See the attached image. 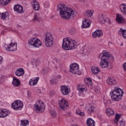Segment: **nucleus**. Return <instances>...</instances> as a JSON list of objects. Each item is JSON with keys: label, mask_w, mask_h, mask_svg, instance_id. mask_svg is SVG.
Wrapping results in <instances>:
<instances>
[{"label": "nucleus", "mask_w": 126, "mask_h": 126, "mask_svg": "<svg viewBox=\"0 0 126 126\" xmlns=\"http://www.w3.org/2000/svg\"><path fill=\"white\" fill-rule=\"evenodd\" d=\"M42 19V14L40 13H35L33 15V21H39Z\"/></svg>", "instance_id": "c85d7f7f"}, {"label": "nucleus", "mask_w": 126, "mask_h": 126, "mask_svg": "<svg viewBox=\"0 0 126 126\" xmlns=\"http://www.w3.org/2000/svg\"><path fill=\"white\" fill-rule=\"evenodd\" d=\"M15 74L17 76H22L24 74V69L22 68H19L15 72Z\"/></svg>", "instance_id": "393cba45"}, {"label": "nucleus", "mask_w": 126, "mask_h": 126, "mask_svg": "<svg viewBox=\"0 0 126 126\" xmlns=\"http://www.w3.org/2000/svg\"><path fill=\"white\" fill-rule=\"evenodd\" d=\"M106 83L111 86H115L118 83L117 80L113 77H109L106 80Z\"/></svg>", "instance_id": "2eb2a0df"}, {"label": "nucleus", "mask_w": 126, "mask_h": 126, "mask_svg": "<svg viewBox=\"0 0 126 126\" xmlns=\"http://www.w3.org/2000/svg\"><path fill=\"white\" fill-rule=\"evenodd\" d=\"M49 5H50V4L48 2L44 4V7H49Z\"/></svg>", "instance_id": "49530a36"}, {"label": "nucleus", "mask_w": 126, "mask_h": 126, "mask_svg": "<svg viewBox=\"0 0 126 126\" xmlns=\"http://www.w3.org/2000/svg\"><path fill=\"white\" fill-rule=\"evenodd\" d=\"M121 46H123V44H121Z\"/></svg>", "instance_id": "4d7b16f0"}, {"label": "nucleus", "mask_w": 126, "mask_h": 126, "mask_svg": "<svg viewBox=\"0 0 126 126\" xmlns=\"http://www.w3.org/2000/svg\"><path fill=\"white\" fill-rule=\"evenodd\" d=\"M32 94L31 92L28 91V99H31Z\"/></svg>", "instance_id": "79ce46f5"}, {"label": "nucleus", "mask_w": 126, "mask_h": 126, "mask_svg": "<svg viewBox=\"0 0 126 126\" xmlns=\"http://www.w3.org/2000/svg\"><path fill=\"white\" fill-rule=\"evenodd\" d=\"M58 9L61 17L64 19H69L71 16L74 15V11L64 4H59Z\"/></svg>", "instance_id": "f03ea898"}, {"label": "nucleus", "mask_w": 126, "mask_h": 126, "mask_svg": "<svg viewBox=\"0 0 126 126\" xmlns=\"http://www.w3.org/2000/svg\"><path fill=\"white\" fill-rule=\"evenodd\" d=\"M7 16H8V12H7L0 13V18L2 20H5Z\"/></svg>", "instance_id": "7c9ffc66"}, {"label": "nucleus", "mask_w": 126, "mask_h": 126, "mask_svg": "<svg viewBox=\"0 0 126 126\" xmlns=\"http://www.w3.org/2000/svg\"><path fill=\"white\" fill-rule=\"evenodd\" d=\"M28 44L31 47L39 48L42 46V41L37 37H33L29 40Z\"/></svg>", "instance_id": "39448f33"}, {"label": "nucleus", "mask_w": 126, "mask_h": 126, "mask_svg": "<svg viewBox=\"0 0 126 126\" xmlns=\"http://www.w3.org/2000/svg\"><path fill=\"white\" fill-rule=\"evenodd\" d=\"M98 22L101 24H104L107 21L109 20L108 18H107L103 16H100L98 18Z\"/></svg>", "instance_id": "cd10ccee"}, {"label": "nucleus", "mask_w": 126, "mask_h": 126, "mask_svg": "<svg viewBox=\"0 0 126 126\" xmlns=\"http://www.w3.org/2000/svg\"><path fill=\"white\" fill-rule=\"evenodd\" d=\"M91 25V21L88 19H84L82 21V28H89Z\"/></svg>", "instance_id": "dca6fc26"}, {"label": "nucleus", "mask_w": 126, "mask_h": 126, "mask_svg": "<svg viewBox=\"0 0 126 126\" xmlns=\"http://www.w3.org/2000/svg\"><path fill=\"white\" fill-rule=\"evenodd\" d=\"M50 114L53 118H59V115L56 112L55 110H52L50 111Z\"/></svg>", "instance_id": "58836bf2"}, {"label": "nucleus", "mask_w": 126, "mask_h": 126, "mask_svg": "<svg viewBox=\"0 0 126 126\" xmlns=\"http://www.w3.org/2000/svg\"><path fill=\"white\" fill-rule=\"evenodd\" d=\"M103 36V32L100 30H97L92 33L93 38H97V37H101Z\"/></svg>", "instance_id": "412c9836"}, {"label": "nucleus", "mask_w": 126, "mask_h": 126, "mask_svg": "<svg viewBox=\"0 0 126 126\" xmlns=\"http://www.w3.org/2000/svg\"><path fill=\"white\" fill-rule=\"evenodd\" d=\"M58 103L59 107L62 110L65 111V110L68 108V102H67V100L64 98L60 99V100H59Z\"/></svg>", "instance_id": "ddd939ff"}, {"label": "nucleus", "mask_w": 126, "mask_h": 126, "mask_svg": "<svg viewBox=\"0 0 126 126\" xmlns=\"http://www.w3.org/2000/svg\"><path fill=\"white\" fill-rule=\"evenodd\" d=\"M91 71L92 73L96 75L101 72V69L99 67L93 66L91 68Z\"/></svg>", "instance_id": "4be33fe9"}, {"label": "nucleus", "mask_w": 126, "mask_h": 126, "mask_svg": "<svg viewBox=\"0 0 126 126\" xmlns=\"http://www.w3.org/2000/svg\"><path fill=\"white\" fill-rule=\"evenodd\" d=\"M116 21L118 23H119V24H121L122 23H125V22H126V19H125L121 14H117L116 15Z\"/></svg>", "instance_id": "aec40b11"}, {"label": "nucleus", "mask_w": 126, "mask_h": 126, "mask_svg": "<svg viewBox=\"0 0 126 126\" xmlns=\"http://www.w3.org/2000/svg\"><path fill=\"white\" fill-rule=\"evenodd\" d=\"M111 44H112V43L109 42V43H108V46H110V45H111Z\"/></svg>", "instance_id": "6e6d98bb"}, {"label": "nucleus", "mask_w": 126, "mask_h": 126, "mask_svg": "<svg viewBox=\"0 0 126 126\" xmlns=\"http://www.w3.org/2000/svg\"><path fill=\"white\" fill-rule=\"evenodd\" d=\"M70 71L73 74H78L80 75L81 73L79 71V65L77 63H73L69 66Z\"/></svg>", "instance_id": "1a4fd4ad"}, {"label": "nucleus", "mask_w": 126, "mask_h": 126, "mask_svg": "<svg viewBox=\"0 0 126 126\" xmlns=\"http://www.w3.org/2000/svg\"><path fill=\"white\" fill-rule=\"evenodd\" d=\"M57 78H58L59 79H60V78H62V76H61L60 75H58Z\"/></svg>", "instance_id": "864d4df0"}, {"label": "nucleus", "mask_w": 126, "mask_h": 126, "mask_svg": "<svg viewBox=\"0 0 126 126\" xmlns=\"http://www.w3.org/2000/svg\"><path fill=\"white\" fill-rule=\"evenodd\" d=\"M77 90L80 97H84V93L87 92V88L82 84H79L77 86Z\"/></svg>", "instance_id": "9d476101"}, {"label": "nucleus", "mask_w": 126, "mask_h": 126, "mask_svg": "<svg viewBox=\"0 0 126 126\" xmlns=\"http://www.w3.org/2000/svg\"><path fill=\"white\" fill-rule=\"evenodd\" d=\"M122 117V114H117L115 116V119L114 120V123L118 125L119 124V121L121 117Z\"/></svg>", "instance_id": "f704fd0d"}, {"label": "nucleus", "mask_w": 126, "mask_h": 126, "mask_svg": "<svg viewBox=\"0 0 126 126\" xmlns=\"http://www.w3.org/2000/svg\"><path fill=\"white\" fill-rule=\"evenodd\" d=\"M120 126H125V121H124V120L122 119L120 122Z\"/></svg>", "instance_id": "c03bdc74"}, {"label": "nucleus", "mask_w": 126, "mask_h": 126, "mask_svg": "<svg viewBox=\"0 0 126 126\" xmlns=\"http://www.w3.org/2000/svg\"><path fill=\"white\" fill-rule=\"evenodd\" d=\"M32 6L35 11H38L39 9H40V4H39V2L36 0H33L32 2Z\"/></svg>", "instance_id": "a211bd4d"}, {"label": "nucleus", "mask_w": 126, "mask_h": 126, "mask_svg": "<svg viewBox=\"0 0 126 126\" xmlns=\"http://www.w3.org/2000/svg\"><path fill=\"white\" fill-rule=\"evenodd\" d=\"M60 91L63 95L64 96H67L69 95L71 90L70 89V87L69 86L64 85L61 86Z\"/></svg>", "instance_id": "f8f14e48"}, {"label": "nucleus", "mask_w": 126, "mask_h": 126, "mask_svg": "<svg viewBox=\"0 0 126 126\" xmlns=\"http://www.w3.org/2000/svg\"><path fill=\"white\" fill-rule=\"evenodd\" d=\"M119 34L122 35L124 39H126V30L120 29L119 31Z\"/></svg>", "instance_id": "2f4dec72"}, {"label": "nucleus", "mask_w": 126, "mask_h": 126, "mask_svg": "<svg viewBox=\"0 0 126 126\" xmlns=\"http://www.w3.org/2000/svg\"><path fill=\"white\" fill-rule=\"evenodd\" d=\"M51 84H56L57 83V80L55 79H52L50 80Z\"/></svg>", "instance_id": "a19ab883"}, {"label": "nucleus", "mask_w": 126, "mask_h": 126, "mask_svg": "<svg viewBox=\"0 0 126 126\" xmlns=\"http://www.w3.org/2000/svg\"><path fill=\"white\" fill-rule=\"evenodd\" d=\"M21 126H29V121L25 119L23 120H21Z\"/></svg>", "instance_id": "72a5a7b5"}, {"label": "nucleus", "mask_w": 126, "mask_h": 126, "mask_svg": "<svg viewBox=\"0 0 126 126\" xmlns=\"http://www.w3.org/2000/svg\"><path fill=\"white\" fill-rule=\"evenodd\" d=\"M12 84L13 86H15V87H18V86H20V81L16 78H13Z\"/></svg>", "instance_id": "a878e982"}, {"label": "nucleus", "mask_w": 126, "mask_h": 126, "mask_svg": "<svg viewBox=\"0 0 126 126\" xmlns=\"http://www.w3.org/2000/svg\"><path fill=\"white\" fill-rule=\"evenodd\" d=\"M45 44L46 47H52L54 44V37L52 32H46L44 37Z\"/></svg>", "instance_id": "423d86ee"}, {"label": "nucleus", "mask_w": 126, "mask_h": 126, "mask_svg": "<svg viewBox=\"0 0 126 126\" xmlns=\"http://www.w3.org/2000/svg\"><path fill=\"white\" fill-rule=\"evenodd\" d=\"M2 62H3V58L0 56V65L2 63Z\"/></svg>", "instance_id": "a18cd8bd"}, {"label": "nucleus", "mask_w": 126, "mask_h": 126, "mask_svg": "<svg viewBox=\"0 0 126 126\" xmlns=\"http://www.w3.org/2000/svg\"><path fill=\"white\" fill-rule=\"evenodd\" d=\"M46 106L44 102L41 100H38L35 104H34V109L37 111V112H43L45 111Z\"/></svg>", "instance_id": "6e6552de"}, {"label": "nucleus", "mask_w": 126, "mask_h": 126, "mask_svg": "<svg viewBox=\"0 0 126 126\" xmlns=\"http://www.w3.org/2000/svg\"><path fill=\"white\" fill-rule=\"evenodd\" d=\"M94 91L96 92V93L99 94L100 93V89H98L97 91L96 90H94Z\"/></svg>", "instance_id": "8fccbe9b"}, {"label": "nucleus", "mask_w": 126, "mask_h": 126, "mask_svg": "<svg viewBox=\"0 0 126 126\" xmlns=\"http://www.w3.org/2000/svg\"><path fill=\"white\" fill-rule=\"evenodd\" d=\"M78 1H79L80 2H85V0H77Z\"/></svg>", "instance_id": "09e8293b"}, {"label": "nucleus", "mask_w": 126, "mask_h": 126, "mask_svg": "<svg viewBox=\"0 0 126 126\" xmlns=\"http://www.w3.org/2000/svg\"><path fill=\"white\" fill-rule=\"evenodd\" d=\"M120 10L123 14L126 15V4L122 3L120 5Z\"/></svg>", "instance_id": "c756f323"}, {"label": "nucleus", "mask_w": 126, "mask_h": 126, "mask_svg": "<svg viewBox=\"0 0 126 126\" xmlns=\"http://www.w3.org/2000/svg\"><path fill=\"white\" fill-rule=\"evenodd\" d=\"M56 93V92L54 90L50 91L49 92V95L51 96H54Z\"/></svg>", "instance_id": "ea45409f"}, {"label": "nucleus", "mask_w": 126, "mask_h": 126, "mask_svg": "<svg viewBox=\"0 0 126 126\" xmlns=\"http://www.w3.org/2000/svg\"><path fill=\"white\" fill-rule=\"evenodd\" d=\"M37 93H42V91L40 89H38L37 91Z\"/></svg>", "instance_id": "603ef678"}, {"label": "nucleus", "mask_w": 126, "mask_h": 126, "mask_svg": "<svg viewBox=\"0 0 126 126\" xmlns=\"http://www.w3.org/2000/svg\"><path fill=\"white\" fill-rule=\"evenodd\" d=\"M11 108L15 111H20L23 108V102L20 100H15L11 104Z\"/></svg>", "instance_id": "0eeeda50"}, {"label": "nucleus", "mask_w": 126, "mask_h": 126, "mask_svg": "<svg viewBox=\"0 0 126 126\" xmlns=\"http://www.w3.org/2000/svg\"><path fill=\"white\" fill-rule=\"evenodd\" d=\"M76 47V42L70 38V37H65L63 39L62 49L65 51H70Z\"/></svg>", "instance_id": "20e7f679"}, {"label": "nucleus", "mask_w": 126, "mask_h": 126, "mask_svg": "<svg viewBox=\"0 0 126 126\" xmlns=\"http://www.w3.org/2000/svg\"><path fill=\"white\" fill-rule=\"evenodd\" d=\"M39 77L32 78L29 80V84L31 86H35L38 84V81H39Z\"/></svg>", "instance_id": "6ab92c4d"}, {"label": "nucleus", "mask_w": 126, "mask_h": 126, "mask_svg": "<svg viewBox=\"0 0 126 126\" xmlns=\"http://www.w3.org/2000/svg\"><path fill=\"white\" fill-rule=\"evenodd\" d=\"M84 82L86 85H88L89 87L93 85V83H92V79H91L90 77L85 78L84 80Z\"/></svg>", "instance_id": "b1692460"}, {"label": "nucleus", "mask_w": 126, "mask_h": 126, "mask_svg": "<svg viewBox=\"0 0 126 126\" xmlns=\"http://www.w3.org/2000/svg\"><path fill=\"white\" fill-rule=\"evenodd\" d=\"M10 115V111L5 108L0 109V119H5Z\"/></svg>", "instance_id": "4468645a"}, {"label": "nucleus", "mask_w": 126, "mask_h": 126, "mask_svg": "<svg viewBox=\"0 0 126 126\" xmlns=\"http://www.w3.org/2000/svg\"><path fill=\"white\" fill-rule=\"evenodd\" d=\"M110 96L112 101L115 102L121 101L123 96H124V90L118 87H115L110 92Z\"/></svg>", "instance_id": "7ed1b4c3"}, {"label": "nucleus", "mask_w": 126, "mask_h": 126, "mask_svg": "<svg viewBox=\"0 0 126 126\" xmlns=\"http://www.w3.org/2000/svg\"><path fill=\"white\" fill-rule=\"evenodd\" d=\"M11 0H0V4L1 5H6L8 4L9 2H10Z\"/></svg>", "instance_id": "e433bc0d"}, {"label": "nucleus", "mask_w": 126, "mask_h": 126, "mask_svg": "<svg viewBox=\"0 0 126 126\" xmlns=\"http://www.w3.org/2000/svg\"><path fill=\"white\" fill-rule=\"evenodd\" d=\"M94 106L91 104H87L86 106V110L88 113H93L94 112Z\"/></svg>", "instance_id": "5701e85b"}, {"label": "nucleus", "mask_w": 126, "mask_h": 126, "mask_svg": "<svg viewBox=\"0 0 126 126\" xmlns=\"http://www.w3.org/2000/svg\"><path fill=\"white\" fill-rule=\"evenodd\" d=\"M94 14V11L93 10L89 9L86 11V15L88 17H92Z\"/></svg>", "instance_id": "473e14b6"}, {"label": "nucleus", "mask_w": 126, "mask_h": 126, "mask_svg": "<svg viewBox=\"0 0 126 126\" xmlns=\"http://www.w3.org/2000/svg\"><path fill=\"white\" fill-rule=\"evenodd\" d=\"M97 78H98V79H99V80L101 79V77L100 76H97Z\"/></svg>", "instance_id": "5fc2aeb1"}, {"label": "nucleus", "mask_w": 126, "mask_h": 126, "mask_svg": "<svg viewBox=\"0 0 126 126\" xmlns=\"http://www.w3.org/2000/svg\"><path fill=\"white\" fill-rule=\"evenodd\" d=\"M14 10L18 12V13H23V12H24L23 6L19 4H15L14 5Z\"/></svg>", "instance_id": "f3484780"}, {"label": "nucleus", "mask_w": 126, "mask_h": 126, "mask_svg": "<svg viewBox=\"0 0 126 126\" xmlns=\"http://www.w3.org/2000/svg\"><path fill=\"white\" fill-rule=\"evenodd\" d=\"M105 112L108 116H113L114 115V111L111 108H107Z\"/></svg>", "instance_id": "c9c22d12"}, {"label": "nucleus", "mask_w": 126, "mask_h": 126, "mask_svg": "<svg viewBox=\"0 0 126 126\" xmlns=\"http://www.w3.org/2000/svg\"><path fill=\"white\" fill-rule=\"evenodd\" d=\"M8 31H13L14 32H15V30L12 29H10V28H9L8 29Z\"/></svg>", "instance_id": "3c124183"}, {"label": "nucleus", "mask_w": 126, "mask_h": 126, "mask_svg": "<svg viewBox=\"0 0 126 126\" xmlns=\"http://www.w3.org/2000/svg\"><path fill=\"white\" fill-rule=\"evenodd\" d=\"M122 67H123V68L124 70H125V71L126 72V62H125L122 64Z\"/></svg>", "instance_id": "37998d69"}, {"label": "nucleus", "mask_w": 126, "mask_h": 126, "mask_svg": "<svg viewBox=\"0 0 126 126\" xmlns=\"http://www.w3.org/2000/svg\"><path fill=\"white\" fill-rule=\"evenodd\" d=\"M86 124L88 126H95V121L92 118H89L87 119Z\"/></svg>", "instance_id": "bb28decb"}, {"label": "nucleus", "mask_w": 126, "mask_h": 126, "mask_svg": "<svg viewBox=\"0 0 126 126\" xmlns=\"http://www.w3.org/2000/svg\"><path fill=\"white\" fill-rule=\"evenodd\" d=\"M98 59L101 60L99 62V66L101 68H107L110 64L108 59L114 60V57L107 50H103L101 53L98 54Z\"/></svg>", "instance_id": "f257e3e1"}, {"label": "nucleus", "mask_w": 126, "mask_h": 126, "mask_svg": "<svg viewBox=\"0 0 126 126\" xmlns=\"http://www.w3.org/2000/svg\"><path fill=\"white\" fill-rule=\"evenodd\" d=\"M84 52H87V53H89V52H90V48L89 47H88V48H87V50L85 49V50H84Z\"/></svg>", "instance_id": "de8ad7c7"}, {"label": "nucleus", "mask_w": 126, "mask_h": 126, "mask_svg": "<svg viewBox=\"0 0 126 126\" xmlns=\"http://www.w3.org/2000/svg\"><path fill=\"white\" fill-rule=\"evenodd\" d=\"M75 113L76 115H78V116H80L81 117H84V116H85V113L83 112H81L80 109H76Z\"/></svg>", "instance_id": "4c0bfd02"}, {"label": "nucleus", "mask_w": 126, "mask_h": 126, "mask_svg": "<svg viewBox=\"0 0 126 126\" xmlns=\"http://www.w3.org/2000/svg\"><path fill=\"white\" fill-rule=\"evenodd\" d=\"M4 48L7 51H10V52H13V51H16V50L17 49V43L15 42V40H11L9 45H4Z\"/></svg>", "instance_id": "9b49d317"}]
</instances>
